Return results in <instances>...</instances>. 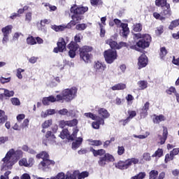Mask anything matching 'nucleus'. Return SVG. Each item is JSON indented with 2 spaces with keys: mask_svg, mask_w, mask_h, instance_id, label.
Listing matches in <instances>:
<instances>
[{
  "mask_svg": "<svg viewBox=\"0 0 179 179\" xmlns=\"http://www.w3.org/2000/svg\"><path fill=\"white\" fill-rule=\"evenodd\" d=\"M23 156L22 150H15L13 148L9 150L4 158L2 159V166L4 170H10L12 167L17 163V160Z\"/></svg>",
  "mask_w": 179,
  "mask_h": 179,
  "instance_id": "1",
  "label": "nucleus"
},
{
  "mask_svg": "<svg viewBox=\"0 0 179 179\" xmlns=\"http://www.w3.org/2000/svg\"><path fill=\"white\" fill-rule=\"evenodd\" d=\"M89 10V8L85 6H78L76 5L71 8V13H73L72 15V20L70 22V24L72 26H75L82 20L83 16L82 15L86 13Z\"/></svg>",
  "mask_w": 179,
  "mask_h": 179,
  "instance_id": "2",
  "label": "nucleus"
},
{
  "mask_svg": "<svg viewBox=\"0 0 179 179\" xmlns=\"http://www.w3.org/2000/svg\"><path fill=\"white\" fill-rule=\"evenodd\" d=\"M78 94V88L76 87H72L71 88L64 89L61 94L57 95V99L58 101H62L64 100V101H72L75 97H76V94Z\"/></svg>",
  "mask_w": 179,
  "mask_h": 179,
  "instance_id": "3",
  "label": "nucleus"
},
{
  "mask_svg": "<svg viewBox=\"0 0 179 179\" xmlns=\"http://www.w3.org/2000/svg\"><path fill=\"white\" fill-rule=\"evenodd\" d=\"M134 38L138 40L136 42V45L138 48H148L150 45L152 41V37L149 34H134Z\"/></svg>",
  "mask_w": 179,
  "mask_h": 179,
  "instance_id": "4",
  "label": "nucleus"
},
{
  "mask_svg": "<svg viewBox=\"0 0 179 179\" xmlns=\"http://www.w3.org/2000/svg\"><path fill=\"white\" fill-rule=\"evenodd\" d=\"M74 40L76 42H71L68 45L69 50V55L70 58H75V57H76V51L79 50V45L76 43H80V40H82V34H77L74 36Z\"/></svg>",
  "mask_w": 179,
  "mask_h": 179,
  "instance_id": "5",
  "label": "nucleus"
},
{
  "mask_svg": "<svg viewBox=\"0 0 179 179\" xmlns=\"http://www.w3.org/2000/svg\"><path fill=\"white\" fill-rule=\"evenodd\" d=\"M80 51V58L85 62V64H89L90 62V59H92V54H89V52H92L93 51V48L90 46H83L79 49Z\"/></svg>",
  "mask_w": 179,
  "mask_h": 179,
  "instance_id": "6",
  "label": "nucleus"
},
{
  "mask_svg": "<svg viewBox=\"0 0 179 179\" xmlns=\"http://www.w3.org/2000/svg\"><path fill=\"white\" fill-rule=\"evenodd\" d=\"M103 55L107 64H113L118 57V55H117V50L113 49L106 50Z\"/></svg>",
  "mask_w": 179,
  "mask_h": 179,
  "instance_id": "7",
  "label": "nucleus"
},
{
  "mask_svg": "<svg viewBox=\"0 0 179 179\" xmlns=\"http://www.w3.org/2000/svg\"><path fill=\"white\" fill-rule=\"evenodd\" d=\"M48 153L45 151H43L36 155L37 159H43V160L39 164L40 169L44 170L43 167H47L48 166H50V164H52V161L48 159Z\"/></svg>",
  "mask_w": 179,
  "mask_h": 179,
  "instance_id": "8",
  "label": "nucleus"
},
{
  "mask_svg": "<svg viewBox=\"0 0 179 179\" xmlns=\"http://www.w3.org/2000/svg\"><path fill=\"white\" fill-rule=\"evenodd\" d=\"M94 73L95 76L100 77L106 71V64L101 62L97 61L94 63Z\"/></svg>",
  "mask_w": 179,
  "mask_h": 179,
  "instance_id": "9",
  "label": "nucleus"
},
{
  "mask_svg": "<svg viewBox=\"0 0 179 179\" xmlns=\"http://www.w3.org/2000/svg\"><path fill=\"white\" fill-rule=\"evenodd\" d=\"M114 23L117 26V27H121L122 31L120 32L122 37H127L129 34V28L128 27V24L121 22V20L118 19L114 20Z\"/></svg>",
  "mask_w": 179,
  "mask_h": 179,
  "instance_id": "10",
  "label": "nucleus"
},
{
  "mask_svg": "<svg viewBox=\"0 0 179 179\" xmlns=\"http://www.w3.org/2000/svg\"><path fill=\"white\" fill-rule=\"evenodd\" d=\"M115 159L113 155L110 153H106L103 156L99 157L98 161L99 166L101 167H104L107 163H110V162H114Z\"/></svg>",
  "mask_w": 179,
  "mask_h": 179,
  "instance_id": "11",
  "label": "nucleus"
},
{
  "mask_svg": "<svg viewBox=\"0 0 179 179\" xmlns=\"http://www.w3.org/2000/svg\"><path fill=\"white\" fill-rule=\"evenodd\" d=\"M78 110L75 109L68 110L67 108H62L58 110V114L59 115H62L64 117H68L69 118H75L76 117V114Z\"/></svg>",
  "mask_w": 179,
  "mask_h": 179,
  "instance_id": "12",
  "label": "nucleus"
},
{
  "mask_svg": "<svg viewBox=\"0 0 179 179\" xmlns=\"http://www.w3.org/2000/svg\"><path fill=\"white\" fill-rule=\"evenodd\" d=\"M57 44V48H54L53 52L56 54L58 52H64V51L66 50V42H65L64 38H59Z\"/></svg>",
  "mask_w": 179,
  "mask_h": 179,
  "instance_id": "13",
  "label": "nucleus"
},
{
  "mask_svg": "<svg viewBox=\"0 0 179 179\" xmlns=\"http://www.w3.org/2000/svg\"><path fill=\"white\" fill-rule=\"evenodd\" d=\"M95 110L98 113V115L99 116L97 117L98 119H102L104 121V120L110 118V113H108V110H107V109L96 106Z\"/></svg>",
  "mask_w": 179,
  "mask_h": 179,
  "instance_id": "14",
  "label": "nucleus"
},
{
  "mask_svg": "<svg viewBox=\"0 0 179 179\" xmlns=\"http://www.w3.org/2000/svg\"><path fill=\"white\" fill-rule=\"evenodd\" d=\"M161 15L162 17H161V20L163 22L166 20V19H169L170 16H171V8H170V4H166L165 7L162 8V10L161 12Z\"/></svg>",
  "mask_w": 179,
  "mask_h": 179,
  "instance_id": "15",
  "label": "nucleus"
},
{
  "mask_svg": "<svg viewBox=\"0 0 179 179\" xmlns=\"http://www.w3.org/2000/svg\"><path fill=\"white\" fill-rule=\"evenodd\" d=\"M150 179H164L166 177V173L162 172L159 174V171L156 170H152L149 173Z\"/></svg>",
  "mask_w": 179,
  "mask_h": 179,
  "instance_id": "16",
  "label": "nucleus"
},
{
  "mask_svg": "<svg viewBox=\"0 0 179 179\" xmlns=\"http://www.w3.org/2000/svg\"><path fill=\"white\" fill-rule=\"evenodd\" d=\"M148 57L145 54H142L138 57V66H139V69L141 68H145L148 65Z\"/></svg>",
  "mask_w": 179,
  "mask_h": 179,
  "instance_id": "17",
  "label": "nucleus"
},
{
  "mask_svg": "<svg viewBox=\"0 0 179 179\" xmlns=\"http://www.w3.org/2000/svg\"><path fill=\"white\" fill-rule=\"evenodd\" d=\"M72 26L73 25H72V24L69 22L67 25H52L51 29H52V30H55V31H64L65 29H71Z\"/></svg>",
  "mask_w": 179,
  "mask_h": 179,
  "instance_id": "18",
  "label": "nucleus"
},
{
  "mask_svg": "<svg viewBox=\"0 0 179 179\" xmlns=\"http://www.w3.org/2000/svg\"><path fill=\"white\" fill-rule=\"evenodd\" d=\"M150 107V103L149 101H147L144 103L141 108V112L140 113L141 118H146V117H148V111H149Z\"/></svg>",
  "mask_w": 179,
  "mask_h": 179,
  "instance_id": "19",
  "label": "nucleus"
},
{
  "mask_svg": "<svg viewBox=\"0 0 179 179\" xmlns=\"http://www.w3.org/2000/svg\"><path fill=\"white\" fill-rule=\"evenodd\" d=\"M55 101H58V98H55L54 96H50L48 97H44L42 100V103L43 106H50L51 103H55Z\"/></svg>",
  "mask_w": 179,
  "mask_h": 179,
  "instance_id": "20",
  "label": "nucleus"
},
{
  "mask_svg": "<svg viewBox=\"0 0 179 179\" xmlns=\"http://www.w3.org/2000/svg\"><path fill=\"white\" fill-rule=\"evenodd\" d=\"M106 43L110 45V48H114L115 50H120L121 47L118 45V43L115 42V41L113 40V38H109L106 41Z\"/></svg>",
  "mask_w": 179,
  "mask_h": 179,
  "instance_id": "21",
  "label": "nucleus"
},
{
  "mask_svg": "<svg viewBox=\"0 0 179 179\" xmlns=\"http://www.w3.org/2000/svg\"><path fill=\"white\" fill-rule=\"evenodd\" d=\"M90 152H92V153H93V155L95 157H97V156H104L105 155H106L107 153H106V150L104 149H100V150H94L93 148H90Z\"/></svg>",
  "mask_w": 179,
  "mask_h": 179,
  "instance_id": "22",
  "label": "nucleus"
},
{
  "mask_svg": "<svg viewBox=\"0 0 179 179\" xmlns=\"http://www.w3.org/2000/svg\"><path fill=\"white\" fill-rule=\"evenodd\" d=\"M57 111L55 109H48L45 112L42 111L41 113V117L42 118H47L48 115H54V114H56Z\"/></svg>",
  "mask_w": 179,
  "mask_h": 179,
  "instance_id": "23",
  "label": "nucleus"
},
{
  "mask_svg": "<svg viewBox=\"0 0 179 179\" xmlns=\"http://www.w3.org/2000/svg\"><path fill=\"white\" fill-rule=\"evenodd\" d=\"M96 121L92 123V127L94 129H99L101 125H104V120L103 119H96Z\"/></svg>",
  "mask_w": 179,
  "mask_h": 179,
  "instance_id": "24",
  "label": "nucleus"
},
{
  "mask_svg": "<svg viewBox=\"0 0 179 179\" xmlns=\"http://www.w3.org/2000/svg\"><path fill=\"white\" fill-rule=\"evenodd\" d=\"M12 29H13V26L11 24L3 27L1 29L3 36H9L12 33Z\"/></svg>",
  "mask_w": 179,
  "mask_h": 179,
  "instance_id": "25",
  "label": "nucleus"
},
{
  "mask_svg": "<svg viewBox=\"0 0 179 179\" xmlns=\"http://www.w3.org/2000/svg\"><path fill=\"white\" fill-rule=\"evenodd\" d=\"M124 163L126 164V168L128 169L130 166H132V164H138V163H139V159L137 158L128 159L124 161Z\"/></svg>",
  "mask_w": 179,
  "mask_h": 179,
  "instance_id": "26",
  "label": "nucleus"
},
{
  "mask_svg": "<svg viewBox=\"0 0 179 179\" xmlns=\"http://www.w3.org/2000/svg\"><path fill=\"white\" fill-rule=\"evenodd\" d=\"M45 138L48 143H55V135L52 134L51 131H47L45 134Z\"/></svg>",
  "mask_w": 179,
  "mask_h": 179,
  "instance_id": "27",
  "label": "nucleus"
},
{
  "mask_svg": "<svg viewBox=\"0 0 179 179\" xmlns=\"http://www.w3.org/2000/svg\"><path fill=\"white\" fill-rule=\"evenodd\" d=\"M0 90H2L6 99H10V97H13L15 96V92L13 90H8L4 88H0Z\"/></svg>",
  "mask_w": 179,
  "mask_h": 179,
  "instance_id": "28",
  "label": "nucleus"
},
{
  "mask_svg": "<svg viewBox=\"0 0 179 179\" xmlns=\"http://www.w3.org/2000/svg\"><path fill=\"white\" fill-rule=\"evenodd\" d=\"M153 118V122L154 124H160L162 121H166V117L163 115H154Z\"/></svg>",
  "mask_w": 179,
  "mask_h": 179,
  "instance_id": "29",
  "label": "nucleus"
},
{
  "mask_svg": "<svg viewBox=\"0 0 179 179\" xmlns=\"http://www.w3.org/2000/svg\"><path fill=\"white\" fill-rule=\"evenodd\" d=\"M137 85L138 86L139 90H145V89H148V83L146 80L138 81Z\"/></svg>",
  "mask_w": 179,
  "mask_h": 179,
  "instance_id": "30",
  "label": "nucleus"
},
{
  "mask_svg": "<svg viewBox=\"0 0 179 179\" xmlns=\"http://www.w3.org/2000/svg\"><path fill=\"white\" fill-rule=\"evenodd\" d=\"M111 89L112 90H124V89H127V85L124 83H118L113 85Z\"/></svg>",
  "mask_w": 179,
  "mask_h": 179,
  "instance_id": "31",
  "label": "nucleus"
},
{
  "mask_svg": "<svg viewBox=\"0 0 179 179\" xmlns=\"http://www.w3.org/2000/svg\"><path fill=\"white\" fill-rule=\"evenodd\" d=\"M82 142H83V138H82V137H78L76 141L73 142L72 148L78 149V148L82 145Z\"/></svg>",
  "mask_w": 179,
  "mask_h": 179,
  "instance_id": "32",
  "label": "nucleus"
},
{
  "mask_svg": "<svg viewBox=\"0 0 179 179\" xmlns=\"http://www.w3.org/2000/svg\"><path fill=\"white\" fill-rule=\"evenodd\" d=\"M155 5L159 8H164L166 5H170L167 3V0H155Z\"/></svg>",
  "mask_w": 179,
  "mask_h": 179,
  "instance_id": "33",
  "label": "nucleus"
},
{
  "mask_svg": "<svg viewBox=\"0 0 179 179\" xmlns=\"http://www.w3.org/2000/svg\"><path fill=\"white\" fill-rule=\"evenodd\" d=\"M87 142H89V145L92 146H101V145H103V143L100 140L88 139Z\"/></svg>",
  "mask_w": 179,
  "mask_h": 179,
  "instance_id": "34",
  "label": "nucleus"
},
{
  "mask_svg": "<svg viewBox=\"0 0 179 179\" xmlns=\"http://www.w3.org/2000/svg\"><path fill=\"white\" fill-rule=\"evenodd\" d=\"M59 137L62 139H69V131L66 129H63L60 133Z\"/></svg>",
  "mask_w": 179,
  "mask_h": 179,
  "instance_id": "35",
  "label": "nucleus"
},
{
  "mask_svg": "<svg viewBox=\"0 0 179 179\" xmlns=\"http://www.w3.org/2000/svg\"><path fill=\"white\" fill-rule=\"evenodd\" d=\"M115 168L119 169L120 170H127V165L125 164V162L120 161L115 164Z\"/></svg>",
  "mask_w": 179,
  "mask_h": 179,
  "instance_id": "36",
  "label": "nucleus"
},
{
  "mask_svg": "<svg viewBox=\"0 0 179 179\" xmlns=\"http://www.w3.org/2000/svg\"><path fill=\"white\" fill-rule=\"evenodd\" d=\"M169 132L167 131V128H164L162 138H161L160 144L164 145L166 140L167 139V135Z\"/></svg>",
  "mask_w": 179,
  "mask_h": 179,
  "instance_id": "37",
  "label": "nucleus"
},
{
  "mask_svg": "<svg viewBox=\"0 0 179 179\" xmlns=\"http://www.w3.org/2000/svg\"><path fill=\"white\" fill-rule=\"evenodd\" d=\"M24 72H25V70L22 68L17 69L16 70L17 78L20 80L23 79V73H24Z\"/></svg>",
  "mask_w": 179,
  "mask_h": 179,
  "instance_id": "38",
  "label": "nucleus"
},
{
  "mask_svg": "<svg viewBox=\"0 0 179 179\" xmlns=\"http://www.w3.org/2000/svg\"><path fill=\"white\" fill-rule=\"evenodd\" d=\"M78 132H79V129H78V127H74L73 129L72 134L69 135V141H73V139L78 136Z\"/></svg>",
  "mask_w": 179,
  "mask_h": 179,
  "instance_id": "39",
  "label": "nucleus"
},
{
  "mask_svg": "<svg viewBox=\"0 0 179 179\" xmlns=\"http://www.w3.org/2000/svg\"><path fill=\"white\" fill-rule=\"evenodd\" d=\"M52 125V120L50 119L48 120H45L44 123H42V128L43 129H47V128H50Z\"/></svg>",
  "mask_w": 179,
  "mask_h": 179,
  "instance_id": "40",
  "label": "nucleus"
},
{
  "mask_svg": "<svg viewBox=\"0 0 179 179\" xmlns=\"http://www.w3.org/2000/svg\"><path fill=\"white\" fill-rule=\"evenodd\" d=\"M163 156V149L158 148L157 150L151 156V157H158L160 158Z\"/></svg>",
  "mask_w": 179,
  "mask_h": 179,
  "instance_id": "41",
  "label": "nucleus"
},
{
  "mask_svg": "<svg viewBox=\"0 0 179 179\" xmlns=\"http://www.w3.org/2000/svg\"><path fill=\"white\" fill-rule=\"evenodd\" d=\"M84 115L87 118H90L91 120H93L94 121H96V120H97V118H99V116H97L96 115L93 114L92 113H84Z\"/></svg>",
  "mask_w": 179,
  "mask_h": 179,
  "instance_id": "42",
  "label": "nucleus"
},
{
  "mask_svg": "<svg viewBox=\"0 0 179 179\" xmlns=\"http://www.w3.org/2000/svg\"><path fill=\"white\" fill-rule=\"evenodd\" d=\"M79 121L78 119H73L71 120H67V127H76Z\"/></svg>",
  "mask_w": 179,
  "mask_h": 179,
  "instance_id": "43",
  "label": "nucleus"
},
{
  "mask_svg": "<svg viewBox=\"0 0 179 179\" xmlns=\"http://www.w3.org/2000/svg\"><path fill=\"white\" fill-rule=\"evenodd\" d=\"M22 150L24 152H27L28 153H30L31 155H36V151L31 148H29V146L27 145H23L22 147Z\"/></svg>",
  "mask_w": 179,
  "mask_h": 179,
  "instance_id": "44",
  "label": "nucleus"
},
{
  "mask_svg": "<svg viewBox=\"0 0 179 179\" xmlns=\"http://www.w3.org/2000/svg\"><path fill=\"white\" fill-rule=\"evenodd\" d=\"M30 120L29 119L24 120L23 122L20 125L21 129H27L29 128Z\"/></svg>",
  "mask_w": 179,
  "mask_h": 179,
  "instance_id": "45",
  "label": "nucleus"
},
{
  "mask_svg": "<svg viewBox=\"0 0 179 179\" xmlns=\"http://www.w3.org/2000/svg\"><path fill=\"white\" fill-rule=\"evenodd\" d=\"M90 3L92 6H101L103 0H90Z\"/></svg>",
  "mask_w": 179,
  "mask_h": 179,
  "instance_id": "46",
  "label": "nucleus"
},
{
  "mask_svg": "<svg viewBox=\"0 0 179 179\" xmlns=\"http://www.w3.org/2000/svg\"><path fill=\"white\" fill-rule=\"evenodd\" d=\"M178 26H179V19L172 21L169 28L170 29V30H173V29H175V27H177Z\"/></svg>",
  "mask_w": 179,
  "mask_h": 179,
  "instance_id": "47",
  "label": "nucleus"
},
{
  "mask_svg": "<svg viewBox=\"0 0 179 179\" xmlns=\"http://www.w3.org/2000/svg\"><path fill=\"white\" fill-rule=\"evenodd\" d=\"M27 43L29 45H34L35 44H37V42L36 41V39L34 38V37L33 36H29L27 38Z\"/></svg>",
  "mask_w": 179,
  "mask_h": 179,
  "instance_id": "48",
  "label": "nucleus"
},
{
  "mask_svg": "<svg viewBox=\"0 0 179 179\" xmlns=\"http://www.w3.org/2000/svg\"><path fill=\"white\" fill-rule=\"evenodd\" d=\"M76 174H78V171H75L73 173L67 172L65 179H76Z\"/></svg>",
  "mask_w": 179,
  "mask_h": 179,
  "instance_id": "49",
  "label": "nucleus"
},
{
  "mask_svg": "<svg viewBox=\"0 0 179 179\" xmlns=\"http://www.w3.org/2000/svg\"><path fill=\"white\" fill-rule=\"evenodd\" d=\"M149 135H150V133H149V131H146L144 135L136 136V134H134L133 137L138 138V139H146V138L148 137Z\"/></svg>",
  "mask_w": 179,
  "mask_h": 179,
  "instance_id": "50",
  "label": "nucleus"
},
{
  "mask_svg": "<svg viewBox=\"0 0 179 179\" xmlns=\"http://www.w3.org/2000/svg\"><path fill=\"white\" fill-rule=\"evenodd\" d=\"M65 173L60 172L56 176L51 177L50 179H65Z\"/></svg>",
  "mask_w": 179,
  "mask_h": 179,
  "instance_id": "51",
  "label": "nucleus"
},
{
  "mask_svg": "<svg viewBox=\"0 0 179 179\" xmlns=\"http://www.w3.org/2000/svg\"><path fill=\"white\" fill-rule=\"evenodd\" d=\"M146 177V173L145 172L139 173L137 176L131 177V178L134 179H143Z\"/></svg>",
  "mask_w": 179,
  "mask_h": 179,
  "instance_id": "52",
  "label": "nucleus"
},
{
  "mask_svg": "<svg viewBox=\"0 0 179 179\" xmlns=\"http://www.w3.org/2000/svg\"><path fill=\"white\" fill-rule=\"evenodd\" d=\"M86 177H89V172L87 171H84L80 173H78V179L86 178Z\"/></svg>",
  "mask_w": 179,
  "mask_h": 179,
  "instance_id": "53",
  "label": "nucleus"
},
{
  "mask_svg": "<svg viewBox=\"0 0 179 179\" xmlns=\"http://www.w3.org/2000/svg\"><path fill=\"white\" fill-rule=\"evenodd\" d=\"M20 166H24V167H29L27 159L26 158H22L19 161Z\"/></svg>",
  "mask_w": 179,
  "mask_h": 179,
  "instance_id": "54",
  "label": "nucleus"
},
{
  "mask_svg": "<svg viewBox=\"0 0 179 179\" xmlns=\"http://www.w3.org/2000/svg\"><path fill=\"white\" fill-rule=\"evenodd\" d=\"M127 104L129 106H131V104H132V101H134V96L131 95V94H128L126 97H125Z\"/></svg>",
  "mask_w": 179,
  "mask_h": 179,
  "instance_id": "55",
  "label": "nucleus"
},
{
  "mask_svg": "<svg viewBox=\"0 0 179 179\" xmlns=\"http://www.w3.org/2000/svg\"><path fill=\"white\" fill-rule=\"evenodd\" d=\"M166 92L167 94H173V93L175 94V96H176V93H178L177 90H176V87H169L168 90H166Z\"/></svg>",
  "mask_w": 179,
  "mask_h": 179,
  "instance_id": "56",
  "label": "nucleus"
},
{
  "mask_svg": "<svg viewBox=\"0 0 179 179\" xmlns=\"http://www.w3.org/2000/svg\"><path fill=\"white\" fill-rule=\"evenodd\" d=\"M174 159V157L171 154H166L165 155V159L164 162L165 163H169V162H171V160H173Z\"/></svg>",
  "mask_w": 179,
  "mask_h": 179,
  "instance_id": "57",
  "label": "nucleus"
},
{
  "mask_svg": "<svg viewBox=\"0 0 179 179\" xmlns=\"http://www.w3.org/2000/svg\"><path fill=\"white\" fill-rule=\"evenodd\" d=\"M87 27L85 24H78L76 26V30H79L80 31H82V30H85Z\"/></svg>",
  "mask_w": 179,
  "mask_h": 179,
  "instance_id": "58",
  "label": "nucleus"
},
{
  "mask_svg": "<svg viewBox=\"0 0 179 179\" xmlns=\"http://www.w3.org/2000/svg\"><path fill=\"white\" fill-rule=\"evenodd\" d=\"M133 30L134 31H142V24H136L133 27Z\"/></svg>",
  "mask_w": 179,
  "mask_h": 179,
  "instance_id": "59",
  "label": "nucleus"
},
{
  "mask_svg": "<svg viewBox=\"0 0 179 179\" xmlns=\"http://www.w3.org/2000/svg\"><path fill=\"white\" fill-rule=\"evenodd\" d=\"M0 82L1 83H2V85H5V83H9V82H10V77H8V78L0 77Z\"/></svg>",
  "mask_w": 179,
  "mask_h": 179,
  "instance_id": "60",
  "label": "nucleus"
},
{
  "mask_svg": "<svg viewBox=\"0 0 179 179\" xmlns=\"http://www.w3.org/2000/svg\"><path fill=\"white\" fill-rule=\"evenodd\" d=\"M99 26L100 27V37H104V36L106 35V29H104L101 23H99Z\"/></svg>",
  "mask_w": 179,
  "mask_h": 179,
  "instance_id": "61",
  "label": "nucleus"
},
{
  "mask_svg": "<svg viewBox=\"0 0 179 179\" xmlns=\"http://www.w3.org/2000/svg\"><path fill=\"white\" fill-rule=\"evenodd\" d=\"M128 114L129 117L127 118H129V120H132V118L136 117V111L135 110H129Z\"/></svg>",
  "mask_w": 179,
  "mask_h": 179,
  "instance_id": "62",
  "label": "nucleus"
},
{
  "mask_svg": "<svg viewBox=\"0 0 179 179\" xmlns=\"http://www.w3.org/2000/svg\"><path fill=\"white\" fill-rule=\"evenodd\" d=\"M10 101L13 106H19L20 104V100L17 98H12Z\"/></svg>",
  "mask_w": 179,
  "mask_h": 179,
  "instance_id": "63",
  "label": "nucleus"
},
{
  "mask_svg": "<svg viewBox=\"0 0 179 179\" xmlns=\"http://www.w3.org/2000/svg\"><path fill=\"white\" fill-rule=\"evenodd\" d=\"M25 22L30 23L31 22V13H27L25 15Z\"/></svg>",
  "mask_w": 179,
  "mask_h": 179,
  "instance_id": "64",
  "label": "nucleus"
}]
</instances>
